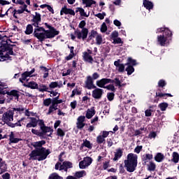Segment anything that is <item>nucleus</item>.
<instances>
[{"instance_id":"1","label":"nucleus","mask_w":179,"mask_h":179,"mask_svg":"<svg viewBox=\"0 0 179 179\" xmlns=\"http://www.w3.org/2000/svg\"><path fill=\"white\" fill-rule=\"evenodd\" d=\"M31 22H32V26L36 27L34 29L33 36L36 37L39 41L43 43L45 38H54L55 36L59 34V31H57L54 27L48 24L45 22V26L49 30H45L44 27H40V23L41 22V14L36 12L35 15L32 16Z\"/></svg>"},{"instance_id":"2","label":"nucleus","mask_w":179,"mask_h":179,"mask_svg":"<svg viewBox=\"0 0 179 179\" xmlns=\"http://www.w3.org/2000/svg\"><path fill=\"white\" fill-rule=\"evenodd\" d=\"M44 145H45L44 140L32 143L31 146L34 147L35 150H33L29 155V160H38V162L45 160L48 155H50L51 150L43 147Z\"/></svg>"},{"instance_id":"3","label":"nucleus","mask_w":179,"mask_h":179,"mask_svg":"<svg viewBox=\"0 0 179 179\" xmlns=\"http://www.w3.org/2000/svg\"><path fill=\"white\" fill-rule=\"evenodd\" d=\"M29 119L31 120V122L27 124L26 128H36L37 125H39L41 130L46 135L48 132H54V129H52L51 127L45 126L43 120H38L36 117H29Z\"/></svg>"},{"instance_id":"4","label":"nucleus","mask_w":179,"mask_h":179,"mask_svg":"<svg viewBox=\"0 0 179 179\" xmlns=\"http://www.w3.org/2000/svg\"><path fill=\"white\" fill-rule=\"evenodd\" d=\"M138 166V155L134 153L128 154L124 160V167L129 173H134Z\"/></svg>"},{"instance_id":"5","label":"nucleus","mask_w":179,"mask_h":179,"mask_svg":"<svg viewBox=\"0 0 179 179\" xmlns=\"http://www.w3.org/2000/svg\"><path fill=\"white\" fill-rule=\"evenodd\" d=\"M173 38V32L169 29H165L162 35L157 36V41L161 47H164L166 43H170Z\"/></svg>"},{"instance_id":"6","label":"nucleus","mask_w":179,"mask_h":179,"mask_svg":"<svg viewBox=\"0 0 179 179\" xmlns=\"http://www.w3.org/2000/svg\"><path fill=\"white\" fill-rule=\"evenodd\" d=\"M73 168V164L69 161H64L62 164L61 162H57L55 166V170H59V171H62V170H64L66 173H68L69 169Z\"/></svg>"},{"instance_id":"7","label":"nucleus","mask_w":179,"mask_h":179,"mask_svg":"<svg viewBox=\"0 0 179 179\" xmlns=\"http://www.w3.org/2000/svg\"><path fill=\"white\" fill-rule=\"evenodd\" d=\"M13 111L12 110H8L6 112H4L1 117V121L6 124L9 127L12 121H13Z\"/></svg>"},{"instance_id":"8","label":"nucleus","mask_w":179,"mask_h":179,"mask_svg":"<svg viewBox=\"0 0 179 179\" xmlns=\"http://www.w3.org/2000/svg\"><path fill=\"white\" fill-rule=\"evenodd\" d=\"M75 36H76L78 40H83L85 41L86 38H87V36L89 34V29H83L80 30L76 29L74 31Z\"/></svg>"},{"instance_id":"9","label":"nucleus","mask_w":179,"mask_h":179,"mask_svg":"<svg viewBox=\"0 0 179 179\" xmlns=\"http://www.w3.org/2000/svg\"><path fill=\"white\" fill-rule=\"evenodd\" d=\"M36 72V69H32L30 71H24L21 74V78H20L19 80L21 83H24V80L26 82H29L28 78H33V76H37V74L33 75V73Z\"/></svg>"},{"instance_id":"10","label":"nucleus","mask_w":179,"mask_h":179,"mask_svg":"<svg viewBox=\"0 0 179 179\" xmlns=\"http://www.w3.org/2000/svg\"><path fill=\"white\" fill-rule=\"evenodd\" d=\"M92 89H94L92 91V94L93 99H95V100H100V99L103 97L104 90H103V89H101V88H98L97 87H96V88H92Z\"/></svg>"},{"instance_id":"11","label":"nucleus","mask_w":179,"mask_h":179,"mask_svg":"<svg viewBox=\"0 0 179 179\" xmlns=\"http://www.w3.org/2000/svg\"><path fill=\"white\" fill-rule=\"evenodd\" d=\"M113 80L110 78H102L96 82V86L98 87H101L102 89H106V85H108V83H113Z\"/></svg>"},{"instance_id":"12","label":"nucleus","mask_w":179,"mask_h":179,"mask_svg":"<svg viewBox=\"0 0 179 179\" xmlns=\"http://www.w3.org/2000/svg\"><path fill=\"white\" fill-rule=\"evenodd\" d=\"M85 87L88 90H92V89H96V85H94V80L92 78V76H87V79L85 81Z\"/></svg>"},{"instance_id":"13","label":"nucleus","mask_w":179,"mask_h":179,"mask_svg":"<svg viewBox=\"0 0 179 179\" xmlns=\"http://www.w3.org/2000/svg\"><path fill=\"white\" fill-rule=\"evenodd\" d=\"M86 120V116L80 115L77 119V128L78 129H83L85 128V126L87 125L86 123H85V120Z\"/></svg>"},{"instance_id":"14","label":"nucleus","mask_w":179,"mask_h":179,"mask_svg":"<svg viewBox=\"0 0 179 179\" xmlns=\"http://www.w3.org/2000/svg\"><path fill=\"white\" fill-rule=\"evenodd\" d=\"M71 15V16H75L76 13L75 10H73L72 8H66V6H64L60 10V15L62 16V15Z\"/></svg>"},{"instance_id":"15","label":"nucleus","mask_w":179,"mask_h":179,"mask_svg":"<svg viewBox=\"0 0 179 179\" xmlns=\"http://www.w3.org/2000/svg\"><path fill=\"white\" fill-rule=\"evenodd\" d=\"M155 99H157V97H159L160 99H164L166 100V99H167V97H173V95H171V94H169V93H163L162 92L161 89H158L156 92L155 94Z\"/></svg>"},{"instance_id":"16","label":"nucleus","mask_w":179,"mask_h":179,"mask_svg":"<svg viewBox=\"0 0 179 179\" xmlns=\"http://www.w3.org/2000/svg\"><path fill=\"white\" fill-rule=\"evenodd\" d=\"M6 171H8V164L3 159L0 157V176L3 173H6Z\"/></svg>"},{"instance_id":"17","label":"nucleus","mask_w":179,"mask_h":179,"mask_svg":"<svg viewBox=\"0 0 179 179\" xmlns=\"http://www.w3.org/2000/svg\"><path fill=\"white\" fill-rule=\"evenodd\" d=\"M19 93L20 92L16 90H12L10 92L6 91V94L13 96V97H15V100H19V97H20V94Z\"/></svg>"},{"instance_id":"18","label":"nucleus","mask_w":179,"mask_h":179,"mask_svg":"<svg viewBox=\"0 0 179 179\" xmlns=\"http://www.w3.org/2000/svg\"><path fill=\"white\" fill-rule=\"evenodd\" d=\"M83 58L85 61V62H89V64H93V57L92 55H89L87 52H83Z\"/></svg>"},{"instance_id":"19","label":"nucleus","mask_w":179,"mask_h":179,"mask_svg":"<svg viewBox=\"0 0 179 179\" xmlns=\"http://www.w3.org/2000/svg\"><path fill=\"white\" fill-rule=\"evenodd\" d=\"M94 115H96V110H94V107L93 106L90 109L87 110L85 117L87 120H90Z\"/></svg>"},{"instance_id":"20","label":"nucleus","mask_w":179,"mask_h":179,"mask_svg":"<svg viewBox=\"0 0 179 179\" xmlns=\"http://www.w3.org/2000/svg\"><path fill=\"white\" fill-rule=\"evenodd\" d=\"M24 87H28L29 89H38V84L34 81H31L28 83H24L23 84Z\"/></svg>"},{"instance_id":"21","label":"nucleus","mask_w":179,"mask_h":179,"mask_svg":"<svg viewBox=\"0 0 179 179\" xmlns=\"http://www.w3.org/2000/svg\"><path fill=\"white\" fill-rule=\"evenodd\" d=\"M152 159H153V155L152 154H145L143 155L142 162H144L143 163V166H146L148 162H149V160H152Z\"/></svg>"},{"instance_id":"22","label":"nucleus","mask_w":179,"mask_h":179,"mask_svg":"<svg viewBox=\"0 0 179 179\" xmlns=\"http://www.w3.org/2000/svg\"><path fill=\"white\" fill-rule=\"evenodd\" d=\"M32 134L34 135H36L37 136H39L41 139H47V137L44 136V135H46L44 132L38 131V130H36L35 129H31Z\"/></svg>"},{"instance_id":"23","label":"nucleus","mask_w":179,"mask_h":179,"mask_svg":"<svg viewBox=\"0 0 179 179\" xmlns=\"http://www.w3.org/2000/svg\"><path fill=\"white\" fill-rule=\"evenodd\" d=\"M9 141L10 143H19L20 141H22V138H15V134H13V131L10 132V134L9 135Z\"/></svg>"},{"instance_id":"24","label":"nucleus","mask_w":179,"mask_h":179,"mask_svg":"<svg viewBox=\"0 0 179 179\" xmlns=\"http://www.w3.org/2000/svg\"><path fill=\"white\" fill-rule=\"evenodd\" d=\"M121 157H122V150H121V148H118L116 150V152H115L113 162H117V160L121 159Z\"/></svg>"},{"instance_id":"25","label":"nucleus","mask_w":179,"mask_h":179,"mask_svg":"<svg viewBox=\"0 0 179 179\" xmlns=\"http://www.w3.org/2000/svg\"><path fill=\"white\" fill-rule=\"evenodd\" d=\"M143 6L148 10H150V9H153V3L149 0H143Z\"/></svg>"},{"instance_id":"26","label":"nucleus","mask_w":179,"mask_h":179,"mask_svg":"<svg viewBox=\"0 0 179 179\" xmlns=\"http://www.w3.org/2000/svg\"><path fill=\"white\" fill-rule=\"evenodd\" d=\"M38 92H41L42 93H44V92H50L49 87H47V85L44 84H39L38 85V88H36Z\"/></svg>"},{"instance_id":"27","label":"nucleus","mask_w":179,"mask_h":179,"mask_svg":"<svg viewBox=\"0 0 179 179\" xmlns=\"http://www.w3.org/2000/svg\"><path fill=\"white\" fill-rule=\"evenodd\" d=\"M40 69L43 73V79H47V78H48V75H49L48 72L50 71V69H47V67L44 66H41Z\"/></svg>"},{"instance_id":"28","label":"nucleus","mask_w":179,"mask_h":179,"mask_svg":"<svg viewBox=\"0 0 179 179\" xmlns=\"http://www.w3.org/2000/svg\"><path fill=\"white\" fill-rule=\"evenodd\" d=\"M155 162H157V163H162L163 160H164V155L162 152L157 153L156 156L155 157Z\"/></svg>"},{"instance_id":"29","label":"nucleus","mask_w":179,"mask_h":179,"mask_svg":"<svg viewBox=\"0 0 179 179\" xmlns=\"http://www.w3.org/2000/svg\"><path fill=\"white\" fill-rule=\"evenodd\" d=\"M171 162H173V163H175V164H177L179 162V154L177 152H173L172 153V159H171Z\"/></svg>"},{"instance_id":"30","label":"nucleus","mask_w":179,"mask_h":179,"mask_svg":"<svg viewBox=\"0 0 179 179\" xmlns=\"http://www.w3.org/2000/svg\"><path fill=\"white\" fill-rule=\"evenodd\" d=\"M3 52H5V51H3V50H0V62H2L3 61H6V59L5 58H9V54H8V52L6 53V55H3Z\"/></svg>"},{"instance_id":"31","label":"nucleus","mask_w":179,"mask_h":179,"mask_svg":"<svg viewBox=\"0 0 179 179\" xmlns=\"http://www.w3.org/2000/svg\"><path fill=\"white\" fill-rule=\"evenodd\" d=\"M86 176V171H76L74 174V178H82Z\"/></svg>"},{"instance_id":"32","label":"nucleus","mask_w":179,"mask_h":179,"mask_svg":"<svg viewBox=\"0 0 179 179\" xmlns=\"http://www.w3.org/2000/svg\"><path fill=\"white\" fill-rule=\"evenodd\" d=\"M124 65H127V66L131 65V66H135L137 65L136 60L132 59L131 57H129L127 59V62L124 64Z\"/></svg>"},{"instance_id":"33","label":"nucleus","mask_w":179,"mask_h":179,"mask_svg":"<svg viewBox=\"0 0 179 179\" xmlns=\"http://www.w3.org/2000/svg\"><path fill=\"white\" fill-rule=\"evenodd\" d=\"M98 34H99L97 33L96 31L92 29L91 31V33L89 34L87 41H92V40H93V38H94V37H96V36H97Z\"/></svg>"},{"instance_id":"34","label":"nucleus","mask_w":179,"mask_h":179,"mask_svg":"<svg viewBox=\"0 0 179 179\" xmlns=\"http://www.w3.org/2000/svg\"><path fill=\"white\" fill-rule=\"evenodd\" d=\"M111 80H113V82L110 83H115V86L116 87H122V86H124V84H121V80L119 78H115L114 80L111 79Z\"/></svg>"},{"instance_id":"35","label":"nucleus","mask_w":179,"mask_h":179,"mask_svg":"<svg viewBox=\"0 0 179 179\" xmlns=\"http://www.w3.org/2000/svg\"><path fill=\"white\" fill-rule=\"evenodd\" d=\"M24 33L28 36L33 34V24H29L28 25H27V28Z\"/></svg>"},{"instance_id":"36","label":"nucleus","mask_w":179,"mask_h":179,"mask_svg":"<svg viewBox=\"0 0 179 179\" xmlns=\"http://www.w3.org/2000/svg\"><path fill=\"white\" fill-rule=\"evenodd\" d=\"M158 107L160 108L161 111H166L167 107H169V103L167 102H162L158 105Z\"/></svg>"},{"instance_id":"37","label":"nucleus","mask_w":179,"mask_h":179,"mask_svg":"<svg viewBox=\"0 0 179 179\" xmlns=\"http://www.w3.org/2000/svg\"><path fill=\"white\" fill-rule=\"evenodd\" d=\"M125 71L127 72V75L130 76L131 73L135 72V68H134V66L132 65H129L126 68Z\"/></svg>"},{"instance_id":"38","label":"nucleus","mask_w":179,"mask_h":179,"mask_svg":"<svg viewBox=\"0 0 179 179\" xmlns=\"http://www.w3.org/2000/svg\"><path fill=\"white\" fill-rule=\"evenodd\" d=\"M148 171H155L156 170V164L153 162H150V164L148 165Z\"/></svg>"},{"instance_id":"39","label":"nucleus","mask_w":179,"mask_h":179,"mask_svg":"<svg viewBox=\"0 0 179 179\" xmlns=\"http://www.w3.org/2000/svg\"><path fill=\"white\" fill-rule=\"evenodd\" d=\"M96 143H98V145H101V143H106V139L103 136L99 135L96 137Z\"/></svg>"},{"instance_id":"40","label":"nucleus","mask_w":179,"mask_h":179,"mask_svg":"<svg viewBox=\"0 0 179 179\" xmlns=\"http://www.w3.org/2000/svg\"><path fill=\"white\" fill-rule=\"evenodd\" d=\"M83 160L87 167H89V166H90V164H92V162H93V159L90 157H86L84 158Z\"/></svg>"},{"instance_id":"41","label":"nucleus","mask_w":179,"mask_h":179,"mask_svg":"<svg viewBox=\"0 0 179 179\" xmlns=\"http://www.w3.org/2000/svg\"><path fill=\"white\" fill-rule=\"evenodd\" d=\"M96 44L97 45H101L102 43H103V36H101V34H98L96 37Z\"/></svg>"},{"instance_id":"42","label":"nucleus","mask_w":179,"mask_h":179,"mask_svg":"<svg viewBox=\"0 0 179 179\" xmlns=\"http://www.w3.org/2000/svg\"><path fill=\"white\" fill-rule=\"evenodd\" d=\"M48 179H64V178L58 175L57 173H53L50 175Z\"/></svg>"},{"instance_id":"43","label":"nucleus","mask_w":179,"mask_h":179,"mask_svg":"<svg viewBox=\"0 0 179 179\" xmlns=\"http://www.w3.org/2000/svg\"><path fill=\"white\" fill-rule=\"evenodd\" d=\"M85 6V8H90L92 7V5H96V1L94 0H87L85 3H84Z\"/></svg>"},{"instance_id":"44","label":"nucleus","mask_w":179,"mask_h":179,"mask_svg":"<svg viewBox=\"0 0 179 179\" xmlns=\"http://www.w3.org/2000/svg\"><path fill=\"white\" fill-rule=\"evenodd\" d=\"M50 104H52V99H51V98H48L43 100V106L45 107L50 106Z\"/></svg>"},{"instance_id":"45","label":"nucleus","mask_w":179,"mask_h":179,"mask_svg":"<svg viewBox=\"0 0 179 179\" xmlns=\"http://www.w3.org/2000/svg\"><path fill=\"white\" fill-rule=\"evenodd\" d=\"M57 136L64 138V136H65V131H64V130H62V129L58 128L57 130Z\"/></svg>"},{"instance_id":"46","label":"nucleus","mask_w":179,"mask_h":179,"mask_svg":"<svg viewBox=\"0 0 179 179\" xmlns=\"http://www.w3.org/2000/svg\"><path fill=\"white\" fill-rule=\"evenodd\" d=\"M8 127H10V128H15L16 127H22V123L21 122H20V120H17V122L16 123H10V124H8Z\"/></svg>"},{"instance_id":"47","label":"nucleus","mask_w":179,"mask_h":179,"mask_svg":"<svg viewBox=\"0 0 179 179\" xmlns=\"http://www.w3.org/2000/svg\"><path fill=\"white\" fill-rule=\"evenodd\" d=\"M115 94L114 92H108L107 94V99L109 101H113L114 100Z\"/></svg>"},{"instance_id":"48","label":"nucleus","mask_w":179,"mask_h":179,"mask_svg":"<svg viewBox=\"0 0 179 179\" xmlns=\"http://www.w3.org/2000/svg\"><path fill=\"white\" fill-rule=\"evenodd\" d=\"M82 146H85V148H87L88 149H92V143L87 140H85L83 143L82 144Z\"/></svg>"},{"instance_id":"49","label":"nucleus","mask_w":179,"mask_h":179,"mask_svg":"<svg viewBox=\"0 0 179 179\" xmlns=\"http://www.w3.org/2000/svg\"><path fill=\"white\" fill-rule=\"evenodd\" d=\"M105 89H107V90H110V92H113V93L115 92V87L113 84L106 86Z\"/></svg>"},{"instance_id":"50","label":"nucleus","mask_w":179,"mask_h":179,"mask_svg":"<svg viewBox=\"0 0 179 179\" xmlns=\"http://www.w3.org/2000/svg\"><path fill=\"white\" fill-rule=\"evenodd\" d=\"M113 44H124V41L121 38H115L113 39Z\"/></svg>"},{"instance_id":"51","label":"nucleus","mask_w":179,"mask_h":179,"mask_svg":"<svg viewBox=\"0 0 179 179\" xmlns=\"http://www.w3.org/2000/svg\"><path fill=\"white\" fill-rule=\"evenodd\" d=\"M125 66H127V65H125L124 64H120L119 65V66L117 67L118 72H120L121 73H122V72H124V71H125Z\"/></svg>"},{"instance_id":"52","label":"nucleus","mask_w":179,"mask_h":179,"mask_svg":"<svg viewBox=\"0 0 179 179\" xmlns=\"http://www.w3.org/2000/svg\"><path fill=\"white\" fill-rule=\"evenodd\" d=\"M166 85L167 83L164 80H159L158 82V87H164Z\"/></svg>"},{"instance_id":"53","label":"nucleus","mask_w":179,"mask_h":179,"mask_svg":"<svg viewBox=\"0 0 179 179\" xmlns=\"http://www.w3.org/2000/svg\"><path fill=\"white\" fill-rule=\"evenodd\" d=\"M80 15L84 17H89V14L87 15L86 12H85V9H83V8H80Z\"/></svg>"},{"instance_id":"54","label":"nucleus","mask_w":179,"mask_h":179,"mask_svg":"<svg viewBox=\"0 0 179 179\" xmlns=\"http://www.w3.org/2000/svg\"><path fill=\"white\" fill-rule=\"evenodd\" d=\"M85 26H86V21L85 20L80 21V22L78 24V27L79 29H81V30H83V29H87L85 27Z\"/></svg>"},{"instance_id":"55","label":"nucleus","mask_w":179,"mask_h":179,"mask_svg":"<svg viewBox=\"0 0 179 179\" xmlns=\"http://www.w3.org/2000/svg\"><path fill=\"white\" fill-rule=\"evenodd\" d=\"M49 87L50 89H55V87H58V82L57 81L51 82L49 84Z\"/></svg>"},{"instance_id":"56","label":"nucleus","mask_w":179,"mask_h":179,"mask_svg":"<svg viewBox=\"0 0 179 179\" xmlns=\"http://www.w3.org/2000/svg\"><path fill=\"white\" fill-rule=\"evenodd\" d=\"M77 94L78 96H80L81 94V92H79V90H78V89H74L73 91H72V94L71 95L70 97H75V95Z\"/></svg>"},{"instance_id":"57","label":"nucleus","mask_w":179,"mask_h":179,"mask_svg":"<svg viewBox=\"0 0 179 179\" xmlns=\"http://www.w3.org/2000/svg\"><path fill=\"white\" fill-rule=\"evenodd\" d=\"M3 50V51H10L12 50H13V48L9 46L8 43H6L4 45V48L1 49Z\"/></svg>"},{"instance_id":"58","label":"nucleus","mask_w":179,"mask_h":179,"mask_svg":"<svg viewBox=\"0 0 179 179\" xmlns=\"http://www.w3.org/2000/svg\"><path fill=\"white\" fill-rule=\"evenodd\" d=\"M101 33H106V31H107V25L106 24V22H103L101 24Z\"/></svg>"},{"instance_id":"59","label":"nucleus","mask_w":179,"mask_h":179,"mask_svg":"<svg viewBox=\"0 0 179 179\" xmlns=\"http://www.w3.org/2000/svg\"><path fill=\"white\" fill-rule=\"evenodd\" d=\"M86 167H87V166H86V163L85 162L84 160L80 161V162H79V168H80V169H86Z\"/></svg>"},{"instance_id":"60","label":"nucleus","mask_w":179,"mask_h":179,"mask_svg":"<svg viewBox=\"0 0 179 179\" xmlns=\"http://www.w3.org/2000/svg\"><path fill=\"white\" fill-rule=\"evenodd\" d=\"M95 16L101 20H103V19H104V16H106V13H99L98 14L95 15Z\"/></svg>"},{"instance_id":"61","label":"nucleus","mask_w":179,"mask_h":179,"mask_svg":"<svg viewBox=\"0 0 179 179\" xmlns=\"http://www.w3.org/2000/svg\"><path fill=\"white\" fill-rule=\"evenodd\" d=\"M55 109H54V106L53 105H50L48 109V111L47 113V115H51V114H52V113H54Z\"/></svg>"},{"instance_id":"62","label":"nucleus","mask_w":179,"mask_h":179,"mask_svg":"<svg viewBox=\"0 0 179 179\" xmlns=\"http://www.w3.org/2000/svg\"><path fill=\"white\" fill-rule=\"evenodd\" d=\"M152 113H153L152 109H147L145 111V117H152Z\"/></svg>"},{"instance_id":"63","label":"nucleus","mask_w":179,"mask_h":179,"mask_svg":"<svg viewBox=\"0 0 179 179\" xmlns=\"http://www.w3.org/2000/svg\"><path fill=\"white\" fill-rule=\"evenodd\" d=\"M110 36H111L112 40H113L114 38H118V31H115L112 32Z\"/></svg>"},{"instance_id":"64","label":"nucleus","mask_w":179,"mask_h":179,"mask_svg":"<svg viewBox=\"0 0 179 179\" xmlns=\"http://www.w3.org/2000/svg\"><path fill=\"white\" fill-rule=\"evenodd\" d=\"M3 179H10V173H6L1 176Z\"/></svg>"}]
</instances>
